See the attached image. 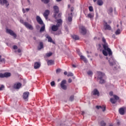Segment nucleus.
<instances>
[{
	"label": "nucleus",
	"mask_w": 126,
	"mask_h": 126,
	"mask_svg": "<svg viewBox=\"0 0 126 126\" xmlns=\"http://www.w3.org/2000/svg\"><path fill=\"white\" fill-rule=\"evenodd\" d=\"M49 14H50V10H46L43 13V16L46 19H48V16H49Z\"/></svg>",
	"instance_id": "nucleus-14"
},
{
	"label": "nucleus",
	"mask_w": 126,
	"mask_h": 126,
	"mask_svg": "<svg viewBox=\"0 0 126 126\" xmlns=\"http://www.w3.org/2000/svg\"><path fill=\"white\" fill-rule=\"evenodd\" d=\"M110 100L112 104H116V102H117V100L114 98H111Z\"/></svg>",
	"instance_id": "nucleus-28"
},
{
	"label": "nucleus",
	"mask_w": 126,
	"mask_h": 126,
	"mask_svg": "<svg viewBox=\"0 0 126 126\" xmlns=\"http://www.w3.org/2000/svg\"><path fill=\"white\" fill-rule=\"evenodd\" d=\"M67 75L68 77L73 76V73H72V72H68V73Z\"/></svg>",
	"instance_id": "nucleus-38"
},
{
	"label": "nucleus",
	"mask_w": 126,
	"mask_h": 126,
	"mask_svg": "<svg viewBox=\"0 0 126 126\" xmlns=\"http://www.w3.org/2000/svg\"><path fill=\"white\" fill-rule=\"evenodd\" d=\"M30 10V8H26V11H27V12H28V11H29Z\"/></svg>",
	"instance_id": "nucleus-56"
},
{
	"label": "nucleus",
	"mask_w": 126,
	"mask_h": 126,
	"mask_svg": "<svg viewBox=\"0 0 126 126\" xmlns=\"http://www.w3.org/2000/svg\"><path fill=\"white\" fill-rule=\"evenodd\" d=\"M46 29V28L45 27V25H44L42 27H41L40 29V32H44Z\"/></svg>",
	"instance_id": "nucleus-26"
},
{
	"label": "nucleus",
	"mask_w": 126,
	"mask_h": 126,
	"mask_svg": "<svg viewBox=\"0 0 126 126\" xmlns=\"http://www.w3.org/2000/svg\"><path fill=\"white\" fill-rule=\"evenodd\" d=\"M70 2H73L74 1V0H70Z\"/></svg>",
	"instance_id": "nucleus-62"
},
{
	"label": "nucleus",
	"mask_w": 126,
	"mask_h": 126,
	"mask_svg": "<svg viewBox=\"0 0 126 126\" xmlns=\"http://www.w3.org/2000/svg\"><path fill=\"white\" fill-rule=\"evenodd\" d=\"M81 31V33L82 35H86V33H87V30H86V29L85 28V27L84 26H81L80 28Z\"/></svg>",
	"instance_id": "nucleus-8"
},
{
	"label": "nucleus",
	"mask_w": 126,
	"mask_h": 126,
	"mask_svg": "<svg viewBox=\"0 0 126 126\" xmlns=\"http://www.w3.org/2000/svg\"><path fill=\"white\" fill-rule=\"evenodd\" d=\"M51 86H55L56 85V83H55V81H52L50 83Z\"/></svg>",
	"instance_id": "nucleus-45"
},
{
	"label": "nucleus",
	"mask_w": 126,
	"mask_h": 126,
	"mask_svg": "<svg viewBox=\"0 0 126 126\" xmlns=\"http://www.w3.org/2000/svg\"><path fill=\"white\" fill-rule=\"evenodd\" d=\"M106 51L107 50H102V53L104 55V56L107 57V56H108V53Z\"/></svg>",
	"instance_id": "nucleus-34"
},
{
	"label": "nucleus",
	"mask_w": 126,
	"mask_h": 126,
	"mask_svg": "<svg viewBox=\"0 0 126 126\" xmlns=\"http://www.w3.org/2000/svg\"><path fill=\"white\" fill-rule=\"evenodd\" d=\"M22 11H23V13H25L26 12V11L25 10V8L22 9Z\"/></svg>",
	"instance_id": "nucleus-54"
},
{
	"label": "nucleus",
	"mask_w": 126,
	"mask_h": 126,
	"mask_svg": "<svg viewBox=\"0 0 126 126\" xmlns=\"http://www.w3.org/2000/svg\"><path fill=\"white\" fill-rule=\"evenodd\" d=\"M68 22H71V21H72V17L69 16L68 17Z\"/></svg>",
	"instance_id": "nucleus-37"
},
{
	"label": "nucleus",
	"mask_w": 126,
	"mask_h": 126,
	"mask_svg": "<svg viewBox=\"0 0 126 126\" xmlns=\"http://www.w3.org/2000/svg\"><path fill=\"white\" fill-rule=\"evenodd\" d=\"M24 26H25V27H26V28L29 29L30 30H33V29H34L33 26H32V25L28 23V22H25L24 23Z\"/></svg>",
	"instance_id": "nucleus-7"
},
{
	"label": "nucleus",
	"mask_w": 126,
	"mask_h": 126,
	"mask_svg": "<svg viewBox=\"0 0 126 126\" xmlns=\"http://www.w3.org/2000/svg\"><path fill=\"white\" fill-rule=\"evenodd\" d=\"M61 25H62V24H59V23H57V24L56 25V26H57L58 28L59 29V27H60L61 26Z\"/></svg>",
	"instance_id": "nucleus-51"
},
{
	"label": "nucleus",
	"mask_w": 126,
	"mask_h": 126,
	"mask_svg": "<svg viewBox=\"0 0 126 126\" xmlns=\"http://www.w3.org/2000/svg\"><path fill=\"white\" fill-rule=\"evenodd\" d=\"M40 66H41V63H40V62H35L34 63V68L35 69H38Z\"/></svg>",
	"instance_id": "nucleus-18"
},
{
	"label": "nucleus",
	"mask_w": 126,
	"mask_h": 126,
	"mask_svg": "<svg viewBox=\"0 0 126 126\" xmlns=\"http://www.w3.org/2000/svg\"><path fill=\"white\" fill-rule=\"evenodd\" d=\"M92 93H93V95H94L95 96H96V95L97 96H99L100 95L99 91H98V90H97V89H94V90L93 92H92Z\"/></svg>",
	"instance_id": "nucleus-17"
},
{
	"label": "nucleus",
	"mask_w": 126,
	"mask_h": 126,
	"mask_svg": "<svg viewBox=\"0 0 126 126\" xmlns=\"http://www.w3.org/2000/svg\"><path fill=\"white\" fill-rule=\"evenodd\" d=\"M0 78H4L5 77V76H4V73H0Z\"/></svg>",
	"instance_id": "nucleus-44"
},
{
	"label": "nucleus",
	"mask_w": 126,
	"mask_h": 126,
	"mask_svg": "<svg viewBox=\"0 0 126 126\" xmlns=\"http://www.w3.org/2000/svg\"><path fill=\"white\" fill-rule=\"evenodd\" d=\"M36 21L39 24H40V25H42L43 23V20H42V19H41V17L39 16H36Z\"/></svg>",
	"instance_id": "nucleus-15"
},
{
	"label": "nucleus",
	"mask_w": 126,
	"mask_h": 126,
	"mask_svg": "<svg viewBox=\"0 0 126 126\" xmlns=\"http://www.w3.org/2000/svg\"><path fill=\"white\" fill-rule=\"evenodd\" d=\"M104 2H103V0H97V4H98V5L101 6V5H103Z\"/></svg>",
	"instance_id": "nucleus-22"
},
{
	"label": "nucleus",
	"mask_w": 126,
	"mask_h": 126,
	"mask_svg": "<svg viewBox=\"0 0 126 126\" xmlns=\"http://www.w3.org/2000/svg\"><path fill=\"white\" fill-rule=\"evenodd\" d=\"M29 96V92H26L24 93L23 95V97L25 100L27 99V98H28Z\"/></svg>",
	"instance_id": "nucleus-19"
},
{
	"label": "nucleus",
	"mask_w": 126,
	"mask_h": 126,
	"mask_svg": "<svg viewBox=\"0 0 126 126\" xmlns=\"http://www.w3.org/2000/svg\"><path fill=\"white\" fill-rule=\"evenodd\" d=\"M64 75H67V71H64Z\"/></svg>",
	"instance_id": "nucleus-57"
},
{
	"label": "nucleus",
	"mask_w": 126,
	"mask_h": 126,
	"mask_svg": "<svg viewBox=\"0 0 126 126\" xmlns=\"http://www.w3.org/2000/svg\"><path fill=\"white\" fill-rule=\"evenodd\" d=\"M72 67L75 68V67H76V65H75L74 64H72Z\"/></svg>",
	"instance_id": "nucleus-59"
},
{
	"label": "nucleus",
	"mask_w": 126,
	"mask_h": 126,
	"mask_svg": "<svg viewBox=\"0 0 126 126\" xmlns=\"http://www.w3.org/2000/svg\"><path fill=\"white\" fill-rule=\"evenodd\" d=\"M113 92H110V93H109V95L110 96H113Z\"/></svg>",
	"instance_id": "nucleus-55"
},
{
	"label": "nucleus",
	"mask_w": 126,
	"mask_h": 126,
	"mask_svg": "<svg viewBox=\"0 0 126 126\" xmlns=\"http://www.w3.org/2000/svg\"><path fill=\"white\" fill-rule=\"evenodd\" d=\"M97 78L100 80V84H104L106 82V75H105V73L98 71L97 72Z\"/></svg>",
	"instance_id": "nucleus-2"
},
{
	"label": "nucleus",
	"mask_w": 126,
	"mask_h": 126,
	"mask_svg": "<svg viewBox=\"0 0 126 126\" xmlns=\"http://www.w3.org/2000/svg\"><path fill=\"white\" fill-rule=\"evenodd\" d=\"M0 62L1 63H5V59H1V60H0Z\"/></svg>",
	"instance_id": "nucleus-49"
},
{
	"label": "nucleus",
	"mask_w": 126,
	"mask_h": 126,
	"mask_svg": "<svg viewBox=\"0 0 126 126\" xmlns=\"http://www.w3.org/2000/svg\"><path fill=\"white\" fill-rule=\"evenodd\" d=\"M102 46L104 49V50L107 51L108 53V57L106 58V60H108L109 64L111 66H114V70H117V69L120 68V67L118 66V62L116 61L113 56H112L113 55V52H112L111 49L109 48V47L108 46V43L104 44L102 45Z\"/></svg>",
	"instance_id": "nucleus-1"
},
{
	"label": "nucleus",
	"mask_w": 126,
	"mask_h": 126,
	"mask_svg": "<svg viewBox=\"0 0 126 126\" xmlns=\"http://www.w3.org/2000/svg\"><path fill=\"white\" fill-rule=\"evenodd\" d=\"M61 71H62V69L61 68H57L56 70V72L57 74H59Z\"/></svg>",
	"instance_id": "nucleus-35"
},
{
	"label": "nucleus",
	"mask_w": 126,
	"mask_h": 126,
	"mask_svg": "<svg viewBox=\"0 0 126 126\" xmlns=\"http://www.w3.org/2000/svg\"><path fill=\"white\" fill-rule=\"evenodd\" d=\"M6 32L8 34H10L11 36H13V37H14V38H16V37H17L16 34L14 33V32H13V31H12V30L10 29H6Z\"/></svg>",
	"instance_id": "nucleus-5"
},
{
	"label": "nucleus",
	"mask_w": 126,
	"mask_h": 126,
	"mask_svg": "<svg viewBox=\"0 0 126 126\" xmlns=\"http://www.w3.org/2000/svg\"><path fill=\"white\" fill-rule=\"evenodd\" d=\"M69 99H70V101H72L73 100H74V96L71 95V96L70 97Z\"/></svg>",
	"instance_id": "nucleus-42"
},
{
	"label": "nucleus",
	"mask_w": 126,
	"mask_h": 126,
	"mask_svg": "<svg viewBox=\"0 0 126 126\" xmlns=\"http://www.w3.org/2000/svg\"><path fill=\"white\" fill-rule=\"evenodd\" d=\"M103 22V29L104 30H112V28L111 27V26L108 25L107 22L104 21Z\"/></svg>",
	"instance_id": "nucleus-3"
},
{
	"label": "nucleus",
	"mask_w": 126,
	"mask_h": 126,
	"mask_svg": "<svg viewBox=\"0 0 126 126\" xmlns=\"http://www.w3.org/2000/svg\"><path fill=\"white\" fill-rule=\"evenodd\" d=\"M115 37H116V35H115V34H113V35H112V37H113V38H115Z\"/></svg>",
	"instance_id": "nucleus-63"
},
{
	"label": "nucleus",
	"mask_w": 126,
	"mask_h": 126,
	"mask_svg": "<svg viewBox=\"0 0 126 126\" xmlns=\"http://www.w3.org/2000/svg\"><path fill=\"white\" fill-rule=\"evenodd\" d=\"M116 35H119V34H121V30L118 29L116 32H115Z\"/></svg>",
	"instance_id": "nucleus-31"
},
{
	"label": "nucleus",
	"mask_w": 126,
	"mask_h": 126,
	"mask_svg": "<svg viewBox=\"0 0 126 126\" xmlns=\"http://www.w3.org/2000/svg\"><path fill=\"white\" fill-rule=\"evenodd\" d=\"M66 84V80H63L61 82V87L63 90H66L67 87L65 84Z\"/></svg>",
	"instance_id": "nucleus-6"
},
{
	"label": "nucleus",
	"mask_w": 126,
	"mask_h": 126,
	"mask_svg": "<svg viewBox=\"0 0 126 126\" xmlns=\"http://www.w3.org/2000/svg\"><path fill=\"white\" fill-rule=\"evenodd\" d=\"M13 49L14 50H17V46H16V45H14V46H13Z\"/></svg>",
	"instance_id": "nucleus-50"
},
{
	"label": "nucleus",
	"mask_w": 126,
	"mask_h": 126,
	"mask_svg": "<svg viewBox=\"0 0 126 126\" xmlns=\"http://www.w3.org/2000/svg\"><path fill=\"white\" fill-rule=\"evenodd\" d=\"M65 29H66V30L67 31V30H68V29H67V27H65Z\"/></svg>",
	"instance_id": "nucleus-64"
},
{
	"label": "nucleus",
	"mask_w": 126,
	"mask_h": 126,
	"mask_svg": "<svg viewBox=\"0 0 126 126\" xmlns=\"http://www.w3.org/2000/svg\"><path fill=\"white\" fill-rule=\"evenodd\" d=\"M53 8L54 9V17L55 19H57V15L60 12V9H59V7L57 5L54 6Z\"/></svg>",
	"instance_id": "nucleus-4"
},
{
	"label": "nucleus",
	"mask_w": 126,
	"mask_h": 126,
	"mask_svg": "<svg viewBox=\"0 0 126 126\" xmlns=\"http://www.w3.org/2000/svg\"><path fill=\"white\" fill-rule=\"evenodd\" d=\"M113 97L114 98V99L116 101V100H119V99H120V98L118 96V95H113Z\"/></svg>",
	"instance_id": "nucleus-41"
},
{
	"label": "nucleus",
	"mask_w": 126,
	"mask_h": 126,
	"mask_svg": "<svg viewBox=\"0 0 126 126\" xmlns=\"http://www.w3.org/2000/svg\"><path fill=\"white\" fill-rule=\"evenodd\" d=\"M58 29H59L58 28V26H56V25H53L52 27V31H54V32L58 31Z\"/></svg>",
	"instance_id": "nucleus-21"
},
{
	"label": "nucleus",
	"mask_w": 126,
	"mask_h": 126,
	"mask_svg": "<svg viewBox=\"0 0 126 126\" xmlns=\"http://www.w3.org/2000/svg\"><path fill=\"white\" fill-rule=\"evenodd\" d=\"M61 34H62V31H59L56 32L54 33V35L59 36V35H61Z\"/></svg>",
	"instance_id": "nucleus-29"
},
{
	"label": "nucleus",
	"mask_w": 126,
	"mask_h": 126,
	"mask_svg": "<svg viewBox=\"0 0 126 126\" xmlns=\"http://www.w3.org/2000/svg\"><path fill=\"white\" fill-rule=\"evenodd\" d=\"M41 1H43L44 3L47 4V3H49L50 2V0H41Z\"/></svg>",
	"instance_id": "nucleus-33"
},
{
	"label": "nucleus",
	"mask_w": 126,
	"mask_h": 126,
	"mask_svg": "<svg viewBox=\"0 0 126 126\" xmlns=\"http://www.w3.org/2000/svg\"><path fill=\"white\" fill-rule=\"evenodd\" d=\"M4 74L5 77H9V76H10L11 75L10 73H8V72H5L4 73Z\"/></svg>",
	"instance_id": "nucleus-30"
},
{
	"label": "nucleus",
	"mask_w": 126,
	"mask_h": 126,
	"mask_svg": "<svg viewBox=\"0 0 126 126\" xmlns=\"http://www.w3.org/2000/svg\"><path fill=\"white\" fill-rule=\"evenodd\" d=\"M21 83H18L16 84H15L14 86V88L15 89H19V88H20V87H21Z\"/></svg>",
	"instance_id": "nucleus-20"
},
{
	"label": "nucleus",
	"mask_w": 126,
	"mask_h": 126,
	"mask_svg": "<svg viewBox=\"0 0 126 126\" xmlns=\"http://www.w3.org/2000/svg\"><path fill=\"white\" fill-rule=\"evenodd\" d=\"M96 108L97 109V110H99L100 109H101V110H102V111L103 112H105V111H106V106L103 105L102 106H98L97 105L96 106Z\"/></svg>",
	"instance_id": "nucleus-16"
},
{
	"label": "nucleus",
	"mask_w": 126,
	"mask_h": 126,
	"mask_svg": "<svg viewBox=\"0 0 126 126\" xmlns=\"http://www.w3.org/2000/svg\"><path fill=\"white\" fill-rule=\"evenodd\" d=\"M89 9L90 11H93V7L90 6L89 7Z\"/></svg>",
	"instance_id": "nucleus-46"
},
{
	"label": "nucleus",
	"mask_w": 126,
	"mask_h": 126,
	"mask_svg": "<svg viewBox=\"0 0 126 126\" xmlns=\"http://www.w3.org/2000/svg\"><path fill=\"white\" fill-rule=\"evenodd\" d=\"M77 52L78 53L79 56L80 57L81 60L84 61L85 63H87V59H86V58H85V57L84 56L82 55L81 53H80V51H79V50H78Z\"/></svg>",
	"instance_id": "nucleus-10"
},
{
	"label": "nucleus",
	"mask_w": 126,
	"mask_h": 126,
	"mask_svg": "<svg viewBox=\"0 0 126 126\" xmlns=\"http://www.w3.org/2000/svg\"><path fill=\"white\" fill-rule=\"evenodd\" d=\"M108 13L109 14V15H112L113 13V8H109L108 10Z\"/></svg>",
	"instance_id": "nucleus-23"
},
{
	"label": "nucleus",
	"mask_w": 126,
	"mask_h": 126,
	"mask_svg": "<svg viewBox=\"0 0 126 126\" xmlns=\"http://www.w3.org/2000/svg\"><path fill=\"white\" fill-rule=\"evenodd\" d=\"M68 82L69 83H71L72 82V80L71 78L68 79Z\"/></svg>",
	"instance_id": "nucleus-53"
},
{
	"label": "nucleus",
	"mask_w": 126,
	"mask_h": 126,
	"mask_svg": "<svg viewBox=\"0 0 126 126\" xmlns=\"http://www.w3.org/2000/svg\"><path fill=\"white\" fill-rule=\"evenodd\" d=\"M45 36L46 39H48V42H49V43H53V44H56L55 41H53V39L52 38V37H51V36H50V35H49V34H45Z\"/></svg>",
	"instance_id": "nucleus-12"
},
{
	"label": "nucleus",
	"mask_w": 126,
	"mask_h": 126,
	"mask_svg": "<svg viewBox=\"0 0 126 126\" xmlns=\"http://www.w3.org/2000/svg\"><path fill=\"white\" fill-rule=\"evenodd\" d=\"M72 37L74 39V40H78L79 39V37L75 34L72 35Z\"/></svg>",
	"instance_id": "nucleus-25"
},
{
	"label": "nucleus",
	"mask_w": 126,
	"mask_h": 126,
	"mask_svg": "<svg viewBox=\"0 0 126 126\" xmlns=\"http://www.w3.org/2000/svg\"><path fill=\"white\" fill-rule=\"evenodd\" d=\"M0 4L1 5H3L5 4L6 7L9 5V3L7 1V0H0Z\"/></svg>",
	"instance_id": "nucleus-9"
},
{
	"label": "nucleus",
	"mask_w": 126,
	"mask_h": 126,
	"mask_svg": "<svg viewBox=\"0 0 126 126\" xmlns=\"http://www.w3.org/2000/svg\"><path fill=\"white\" fill-rule=\"evenodd\" d=\"M52 55H53L52 53L49 52V53H46V57L49 58V57H51V56H52Z\"/></svg>",
	"instance_id": "nucleus-36"
},
{
	"label": "nucleus",
	"mask_w": 126,
	"mask_h": 126,
	"mask_svg": "<svg viewBox=\"0 0 126 126\" xmlns=\"http://www.w3.org/2000/svg\"><path fill=\"white\" fill-rule=\"evenodd\" d=\"M3 88H4V86L3 85H1V87H0V91H1Z\"/></svg>",
	"instance_id": "nucleus-47"
},
{
	"label": "nucleus",
	"mask_w": 126,
	"mask_h": 126,
	"mask_svg": "<svg viewBox=\"0 0 126 126\" xmlns=\"http://www.w3.org/2000/svg\"><path fill=\"white\" fill-rule=\"evenodd\" d=\"M119 114L120 115H122V116H124L125 115V113H126V108L125 107H122L119 109Z\"/></svg>",
	"instance_id": "nucleus-11"
},
{
	"label": "nucleus",
	"mask_w": 126,
	"mask_h": 126,
	"mask_svg": "<svg viewBox=\"0 0 126 126\" xmlns=\"http://www.w3.org/2000/svg\"><path fill=\"white\" fill-rule=\"evenodd\" d=\"M47 64L48 65H52V64H54V61L53 60H49L47 62Z\"/></svg>",
	"instance_id": "nucleus-24"
},
{
	"label": "nucleus",
	"mask_w": 126,
	"mask_h": 126,
	"mask_svg": "<svg viewBox=\"0 0 126 126\" xmlns=\"http://www.w3.org/2000/svg\"><path fill=\"white\" fill-rule=\"evenodd\" d=\"M84 114H85L84 111H82V116H83V115H84Z\"/></svg>",
	"instance_id": "nucleus-60"
},
{
	"label": "nucleus",
	"mask_w": 126,
	"mask_h": 126,
	"mask_svg": "<svg viewBox=\"0 0 126 126\" xmlns=\"http://www.w3.org/2000/svg\"><path fill=\"white\" fill-rule=\"evenodd\" d=\"M102 41L104 43V44H107V42H106V39H105V37L102 38Z\"/></svg>",
	"instance_id": "nucleus-43"
},
{
	"label": "nucleus",
	"mask_w": 126,
	"mask_h": 126,
	"mask_svg": "<svg viewBox=\"0 0 126 126\" xmlns=\"http://www.w3.org/2000/svg\"><path fill=\"white\" fill-rule=\"evenodd\" d=\"M20 22L21 23H22V24H23L24 25V23H25V22H24V21L23 20H22V19H21V20H20Z\"/></svg>",
	"instance_id": "nucleus-48"
},
{
	"label": "nucleus",
	"mask_w": 126,
	"mask_h": 126,
	"mask_svg": "<svg viewBox=\"0 0 126 126\" xmlns=\"http://www.w3.org/2000/svg\"><path fill=\"white\" fill-rule=\"evenodd\" d=\"M88 18H93L94 17V14L93 13H89L88 14Z\"/></svg>",
	"instance_id": "nucleus-27"
},
{
	"label": "nucleus",
	"mask_w": 126,
	"mask_h": 126,
	"mask_svg": "<svg viewBox=\"0 0 126 126\" xmlns=\"http://www.w3.org/2000/svg\"><path fill=\"white\" fill-rule=\"evenodd\" d=\"M101 126H106V123H104L103 121L100 122Z\"/></svg>",
	"instance_id": "nucleus-40"
},
{
	"label": "nucleus",
	"mask_w": 126,
	"mask_h": 126,
	"mask_svg": "<svg viewBox=\"0 0 126 126\" xmlns=\"http://www.w3.org/2000/svg\"><path fill=\"white\" fill-rule=\"evenodd\" d=\"M42 49H44V44L43 42L40 41L37 46V50H38V51H40Z\"/></svg>",
	"instance_id": "nucleus-13"
},
{
	"label": "nucleus",
	"mask_w": 126,
	"mask_h": 126,
	"mask_svg": "<svg viewBox=\"0 0 126 126\" xmlns=\"http://www.w3.org/2000/svg\"><path fill=\"white\" fill-rule=\"evenodd\" d=\"M57 23L62 24L63 23V20L61 19H59L57 20Z\"/></svg>",
	"instance_id": "nucleus-39"
},
{
	"label": "nucleus",
	"mask_w": 126,
	"mask_h": 126,
	"mask_svg": "<svg viewBox=\"0 0 126 126\" xmlns=\"http://www.w3.org/2000/svg\"><path fill=\"white\" fill-rule=\"evenodd\" d=\"M56 1L60 2V1H62V0H56Z\"/></svg>",
	"instance_id": "nucleus-61"
},
{
	"label": "nucleus",
	"mask_w": 126,
	"mask_h": 126,
	"mask_svg": "<svg viewBox=\"0 0 126 126\" xmlns=\"http://www.w3.org/2000/svg\"><path fill=\"white\" fill-rule=\"evenodd\" d=\"M87 73L88 75H90V76H92V75H93V72L91 70H89V71H88Z\"/></svg>",
	"instance_id": "nucleus-32"
},
{
	"label": "nucleus",
	"mask_w": 126,
	"mask_h": 126,
	"mask_svg": "<svg viewBox=\"0 0 126 126\" xmlns=\"http://www.w3.org/2000/svg\"><path fill=\"white\" fill-rule=\"evenodd\" d=\"M18 52L21 53V49H18Z\"/></svg>",
	"instance_id": "nucleus-58"
},
{
	"label": "nucleus",
	"mask_w": 126,
	"mask_h": 126,
	"mask_svg": "<svg viewBox=\"0 0 126 126\" xmlns=\"http://www.w3.org/2000/svg\"><path fill=\"white\" fill-rule=\"evenodd\" d=\"M61 17H62V13H59V14L58 15V18H61Z\"/></svg>",
	"instance_id": "nucleus-52"
}]
</instances>
